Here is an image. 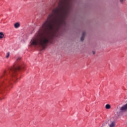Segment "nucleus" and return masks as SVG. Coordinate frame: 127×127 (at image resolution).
<instances>
[{
    "mask_svg": "<svg viewBox=\"0 0 127 127\" xmlns=\"http://www.w3.org/2000/svg\"><path fill=\"white\" fill-rule=\"evenodd\" d=\"M121 112H125L127 111V103L124 105H123L120 108Z\"/></svg>",
    "mask_w": 127,
    "mask_h": 127,
    "instance_id": "obj_3",
    "label": "nucleus"
},
{
    "mask_svg": "<svg viewBox=\"0 0 127 127\" xmlns=\"http://www.w3.org/2000/svg\"><path fill=\"white\" fill-rule=\"evenodd\" d=\"M109 127H116V122L113 121L111 122L110 124H109Z\"/></svg>",
    "mask_w": 127,
    "mask_h": 127,
    "instance_id": "obj_4",
    "label": "nucleus"
},
{
    "mask_svg": "<svg viewBox=\"0 0 127 127\" xmlns=\"http://www.w3.org/2000/svg\"><path fill=\"white\" fill-rule=\"evenodd\" d=\"M84 37H85V32H83L82 33V35L81 38V41H83V40H84Z\"/></svg>",
    "mask_w": 127,
    "mask_h": 127,
    "instance_id": "obj_7",
    "label": "nucleus"
},
{
    "mask_svg": "<svg viewBox=\"0 0 127 127\" xmlns=\"http://www.w3.org/2000/svg\"><path fill=\"white\" fill-rule=\"evenodd\" d=\"M20 69H22V66L19 65H14L13 67H11L7 72H5V75H7L9 73L10 78H15L16 71L20 70Z\"/></svg>",
    "mask_w": 127,
    "mask_h": 127,
    "instance_id": "obj_2",
    "label": "nucleus"
},
{
    "mask_svg": "<svg viewBox=\"0 0 127 127\" xmlns=\"http://www.w3.org/2000/svg\"><path fill=\"white\" fill-rule=\"evenodd\" d=\"M120 0V2L121 3H124V1H126V0Z\"/></svg>",
    "mask_w": 127,
    "mask_h": 127,
    "instance_id": "obj_10",
    "label": "nucleus"
},
{
    "mask_svg": "<svg viewBox=\"0 0 127 127\" xmlns=\"http://www.w3.org/2000/svg\"><path fill=\"white\" fill-rule=\"evenodd\" d=\"M10 55V54L9 53V52H7V53L6 54L5 58H6V59L9 58Z\"/></svg>",
    "mask_w": 127,
    "mask_h": 127,
    "instance_id": "obj_9",
    "label": "nucleus"
},
{
    "mask_svg": "<svg viewBox=\"0 0 127 127\" xmlns=\"http://www.w3.org/2000/svg\"><path fill=\"white\" fill-rule=\"evenodd\" d=\"M18 60H20V58H17L16 59V61H18Z\"/></svg>",
    "mask_w": 127,
    "mask_h": 127,
    "instance_id": "obj_11",
    "label": "nucleus"
},
{
    "mask_svg": "<svg viewBox=\"0 0 127 127\" xmlns=\"http://www.w3.org/2000/svg\"><path fill=\"white\" fill-rule=\"evenodd\" d=\"M9 80H10V78H8V81H9Z\"/></svg>",
    "mask_w": 127,
    "mask_h": 127,
    "instance_id": "obj_12",
    "label": "nucleus"
},
{
    "mask_svg": "<svg viewBox=\"0 0 127 127\" xmlns=\"http://www.w3.org/2000/svg\"><path fill=\"white\" fill-rule=\"evenodd\" d=\"M105 108L106 109H107V110L110 109V108H111V105H110L109 104H107L105 106Z\"/></svg>",
    "mask_w": 127,
    "mask_h": 127,
    "instance_id": "obj_8",
    "label": "nucleus"
},
{
    "mask_svg": "<svg viewBox=\"0 0 127 127\" xmlns=\"http://www.w3.org/2000/svg\"><path fill=\"white\" fill-rule=\"evenodd\" d=\"M0 78H1V76H0Z\"/></svg>",
    "mask_w": 127,
    "mask_h": 127,
    "instance_id": "obj_14",
    "label": "nucleus"
},
{
    "mask_svg": "<svg viewBox=\"0 0 127 127\" xmlns=\"http://www.w3.org/2000/svg\"><path fill=\"white\" fill-rule=\"evenodd\" d=\"M4 37V35L3 34V33L2 32H0V39H2Z\"/></svg>",
    "mask_w": 127,
    "mask_h": 127,
    "instance_id": "obj_6",
    "label": "nucleus"
},
{
    "mask_svg": "<svg viewBox=\"0 0 127 127\" xmlns=\"http://www.w3.org/2000/svg\"><path fill=\"white\" fill-rule=\"evenodd\" d=\"M14 26L15 28H18V27L20 26V24H19L18 22L15 23L14 25Z\"/></svg>",
    "mask_w": 127,
    "mask_h": 127,
    "instance_id": "obj_5",
    "label": "nucleus"
},
{
    "mask_svg": "<svg viewBox=\"0 0 127 127\" xmlns=\"http://www.w3.org/2000/svg\"><path fill=\"white\" fill-rule=\"evenodd\" d=\"M73 0H60L58 7L49 14L38 31L32 38L31 45L44 49L49 41L58 37L62 26L66 25L65 18L69 12Z\"/></svg>",
    "mask_w": 127,
    "mask_h": 127,
    "instance_id": "obj_1",
    "label": "nucleus"
},
{
    "mask_svg": "<svg viewBox=\"0 0 127 127\" xmlns=\"http://www.w3.org/2000/svg\"><path fill=\"white\" fill-rule=\"evenodd\" d=\"M93 54H95V52H93Z\"/></svg>",
    "mask_w": 127,
    "mask_h": 127,
    "instance_id": "obj_13",
    "label": "nucleus"
}]
</instances>
